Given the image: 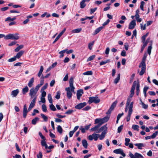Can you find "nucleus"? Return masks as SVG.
Returning a JSON list of instances; mask_svg holds the SVG:
<instances>
[{
	"mask_svg": "<svg viewBox=\"0 0 158 158\" xmlns=\"http://www.w3.org/2000/svg\"><path fill=\"white\" fill-rule=\"evenodd\" d=\"M86 105L87 103L86 102L81 103L75 106V108L76 109L80 110L84 107Z\"/></svg>",
	"mask_w": 158,
	"mask_h": 158,
	"instance_id": "nucleus-9",
	"label": "nucleus"
},
{
	"mask_svg": "<svg viewBox=\"0 0 158 158\" xmlns=\"http://www.w3.org/2000/svg\"><path fill=\"white\" fill-rule=\"evenodd\" d=\"M48 99L50 103L52 104V98L51 94H49L48 95Z\"/></svg>",
	"mask_w": 158,
	"mask_h": 158,
	"instance_id": "nucleus-32",
	"label": "nucleus"
},
{
	"mask_svg": "<svg viewBox=\"0 0 158 158\" xmlns=\"http://www.w3.org/2000/svg\"><path fill=\"white\" fill-rule=\"evenodd\" d=\"M102 123L101 118H97L95 120L94 124H100Z\"/></svg>",
	"mask_w": 158,
	"mask_h": 158,
	"instance_id": "nucleus-39",
	"label": "nucleus"
},
{
	"mask_svg": "<svg viewBox=\"0 0 158 158\" xmlns=\"http://www.w3.org/2000/svg\"><path fill=\"white\" fill-rule=\"evenodd\" d=\"M41 116L42 118L44 119L45 121H47L48 118L47 116H45L43 114H41Z\"/></svg>",
	"mask_w": 158,
	"mask_h": 158,
	"instance_id": "nucleus-42",
	"label": "nucleus"
},
{
	"mask_svg": "<svg viewBox=\"0 0 158 158\" xmlns=\"http://www.w3.org/2000/svg\"><path fill=\"white\" fill-rule=\"evenodd\" d=\"M105 129H106V130H107V127H106V125H104L100 128V130L101 131H103Z\"/></svg>",
	"mask_w": 158,
	"mask_h": 158,
	"instance_id": "nucleus-62",
	"label": "nucleus"
},
{
	"mask_svg": "<svg viewBox=\"0 0 158 158\" xmlns=\"http://www.w3.org/2000/svg\"><path fill=\"white\" fill-rule=\"evenodd\" d=\"M106 133V131L104 130L103 131L100 135H99V139L100 140H102L105 136V135Z\"/></svg>",
	"mask_w": 158,
	"mask_h": 158,
	"instance_id": "nucleus-19",
	"label": "nucleus"
},
{
	"mask_svg": "<svg viewBox=\"0 0 158 158\" xmlns=\"http://www.w3.org/2000/svg\"><path fill=\"white\" fill-rule=\"evenodd\" d=\"M23 47V45H21L17 47L15 49V52H18Z\"/></svg>",
	"mask_w": 158,
	"mask_h": 158,
	"instance_id": "nucleus-37",
	"label": "nucleus"
},
{
	"mask_svg": "<svg viewBox=\"0 0 158 158\" xmlns=\"http://www.w3.org/2000/svg\"><path fill=\"white\" fill-rule=\"evenodd\" d=\"M29 90V89L27 86H25V87L23 88L22 89V93L23 94H25L27 93Z\"/></svg>",
	"mask_w": 158,
	"mask_h": 158,
	"instance_id": "nucleus-26",
	"label": "nucleus"
},
{
	"mask_svg": "<svg viewBox=\"0 0 158 158\" xmlns=\"http://www.w3.org/2000/svg\"><path fill=\"white\" fill-rule=\"evenodd\" d=\"M73 111V110H69L67 111H66L65 113V114H71Z\"/></svg>",
	"mask_w": 158,
	"mask_h": 158,
	"instance_id": "nucleus-64",
	"label": "nucleus"
},
{
	"mask_svg": "<svg viewBox=\"0 0 158 158\" xmlns=\"http://www.w3.org/2000/svg\"><path fill=\"white\" fill-rule=\"evenodd\" d=\"M117 102V101H115L112 103L108 111L106 113V114L107 115L110 114L112 111L114 110V108L116 106Z\"/></svg>",
	"mask_w": 158,
	"mask_h": 158,
	"instance_id": "nucleus-6",
	"label": "nucleus"
},
{
	"mask_svg": "<svg viewBox=\"0 0 158 158\" xmlns=\"http://www.w3.org/2000/svg\"><path fill=\"white\" fill-rule=\"evenodd\" d=\"M85 2L84 0H82L80 3V7L81 8H84L86 6V4H85Z\"/></svg>",
	"mask_w": 158,
	"mask_h": 158,
	"instance_id": "nucleus-30",
	"label": "nucleus"
},
{
	"mask_svg": "<svg viewBox=\"0 0 158 158\" xmlns=\"http://www.w3.org/2000/svg\"><path fill=\"white\" fill-rule=\"evenodd\" d=\"M48 84L46 83L41 88V91H44V90L46 89L48 87Z\"/></svg>",
	"mask_w": 158,
	"mask_h": 158,
	"instance_id": "nucleus-45",
	"label": "nucleus"
},
{
	"mask_svg": "<svg viewBox=\"0 0 158 158\" xmlns=\"http://www.w3.org/2000/svg\"><path fill=\"white\" fill-rule=\"evenodd\" d=\"M19 93V90L18 89L13 90L11 92V95L13 97H16Z\"/></svg>",
	"mask_w": 158,
	"mask_h": 158,
	"instance_id": "nucleus-15",
	"label": "nucleus"
},
{
	"mask_svg": "<svg viewBox=\"0 0 158 158\" xmlns=\"http://www.w3.org/2000/svg\"><path fill=\"white\" fill-rule=\"evenodd\" d=\"M69 83L70 86L69 87H70V89H71L72 91H73V92L75 93L74 90L75 87L73 86V80L72 78H71L70 79Z\"/></svg>",
	"mask_w": 158,
	"mask_h": 158,
	"instance_id": "nucleus-11",
	"label": "nucleus"
},
{
	"mask_svg": "<svg viewBox=\"0 0 158 158\" xmlns=\"http://www.w3.org/2000/svg\"><path fill=\"white\" fill-rule=\"evenodd\" d=\"M60 92L59 91L56 93V95L55 96V98L57 99H59L60 98Z\"/></svg>",
	"mask_w": 158,
	"mask_h": 158,
	"instance_id": "nucleus-40",
	"label": "nucleus"
},
{
	"mask_svg": "<svg viewBox=\"0 0 158 158\" xmlns=\"http://www.w3.org/2000/svg\"><path fill=\"white\" fill-rule=\"evenodd\" d=\"M65 91L67 92V98L70 99L72 96V93H73L71 89H70V87H67L65 88Z\"/></svg>",
	"mask_w": 158,
	"mask_h": 158,
	"instance_id": "nucleus-8",
	"label": "nucleus"
},
{
	"mask_svg": "<svg viewBox=\"0 0 158 158\" xmlns=\"http://www.w3.org/2000/svg\"><path fill=\"white\" fill-rule=\"evenodd\" d=\"M36 101H35V99H33L31 102L29 106L28 110L27 109V106L26 104L24 105L23 106V117L25 118L27 113L29 111H30L35 105Z\"/></svg>",
	"mask_w": 158,
	"mask_h": 158,
	"instance_id": "nucleus-2",
	"label": "nucleus"
},
{
	"mask_svg": "<svg viewBox=\"0 0 158 158\" xmlns=\"http://www.w3.org/2000/svg\"><path fill=\"white\" fill-rule=\"evenodd\" d=\"M147 56V54L145 53L142 58V60L139 66V67H141V70L139 73V75L141 76L143 75L145 72L146 71V64L145 61Z\"/></svg>",
	"mask_w": 158,
	"mask_h": 158,
	"instance_id": "nucleus-1",
	"label": "nucleus"
},
{
	"mask_svg": "<svg viewBox=\"0 0 158 158\" xmlns=\"http://www.w3.org/2000/svg\"><path fill=\"white\" fill-rule=\"evenodd\" d=\"M141 104L143 106V107L145 109H147L148 108V105L145 104L141 100Z\"/></svg>",
	"mask_w": 158,
	"mask_h": 158,
	"instance_id": "nucleus-47",
	"label": "nucleus"
},
{
	"mask_svg": "<svg viewBox=\"0 0 158 158\" xmlns=\"http://www.w3.org/2000/svg\"><path fill=\"white\" fill-rule=\"evenodd\" d=\"M103 28V26H101L97 28L95 31L93 33V35H95L98 33Z\"/></svg>",
	"mask_w": 158,
	"mask_h": 158,
	"instance_id": "nucleus-16",
	"label": "nucleus"
},
{
	"mask_svg": "<svg viewBox=\"0 0 158 158\" xmlns=\"http://www.w3.org/2000/svg\"><path fill=\"white\" fill-rule=\"evenodd\" d=\"M130 139L129 138H126L125 139V145L126 146H128L129 145V143L130 141Z\"/></svg>",
	"mask_w": 158,
	"mask_h": 158,
	"instance_id": "nucleus-44",
	"label": "nucleus"
},
{
	"mask_svg": "<svg viewBox=\"0 0 158 158\" xmlns=\"http://www.w3.org/2000/svg\"><path fill=\"white\" fill-rule=\"evenodd\" d=\"M145 2L143 1H142L141 2L140 5V9L143 11H144L143 6L144 5Z\"/></svg>",
	"mask_w": 158,
	"mask_h": 158,
	"instance_id": "nucleus-49",
	"label": "nucleus"
},
{
	"mask_svg": "<svg viewBox=\"0 0 158 158\" xmlns=\"http://www.w3.org/2000/svg\"><path fill=\"white\" fill-rule=\"evenodd\" d=\"M134 145L135 146L137 147L139 149H142V147L145 146L143 143H135Z\"/></svg>",
	"mask_w": 158,
	"mask_h": 158,
	"instance_id": "nucleus-21",
	"label": "nucleus"
},
{
	"mask_svg": "<svg viewBox=\"0 0 158 158\" xmlns=\"http://www.w3.org/2000/svg\"><path fill=\"white\" fill-rule=\"evenodd\" d=\"M110 22V20L109 19H107L106 22L102 24V26H104L107 25Z\"/></svg>",
	"mask_w": 158,
	"mask_h": 158,
	"instance_id": "nucleus-59",
	"label": "nucleus"
},
{
	"mask_svg": "<svg viewBox=\"0 0 158 158\" xmlns=\"http://www.w3.org/2000/svg\"><path fill=\"white\" fill-rule=\"evenodd\" d=\"M39 118L37 117H35L31 121V123L33 125H35L36 123L39 120Z\"/></svg>",
	"mask_w": 158,
	"mask_h": 158,
	"instance_id": "nucleus-28",
	"label": "nucleus"
},
{
	"mask_svg": "<svg viewBox=\"0 0 158 158\" xmlns=\"http://www.w3.org/2000/svg\"><path fill=\"white\" fill-rule=\"evenodd\" d=\"M94 44V42L93 41L92 42L88 44V48L90 50H91L92 49L93 46Z\"/></svg>",
	"mask_w": 158,
	"mask_h": 158,
	"instance_id": "nucleus-46",
	"label": "nucleus"
},
{
	"mask_svg": "<svg viewBox=\"0 0 158 158\" xmlns=\"http://www.w3.org/2000/svg\"><path fill=\"white\" fill-rule=\"evenodd\" d=\"M55 81L54 79L52 80L51 82L50 85L51 87H52L55 83Z\"/></svg>",
	"mask_w": 158,
	"mask_h": 158,
	"instance_id": "nucleus-60",
	"label": "nucleus"
},
{
	"mask_svg": "<svg viewBox=\"0 0 158 158\" xmlns=\"http://www.w3.org/2000/svg\"><path fill=\"white\" fill-rule=\"evenodd\" d=\"M40 137L43 139L41 141V144L42 146H46L47 147V144L45 141L46 139L45 137L44 136H41V137Z\"/></svg>",
	"mask_w": 158,
	"mask_h": 158,
	"instance_id": "nucleus-14",
	"label": "nucleus"
},
{
	"mask_svg": "<svg viewBox=\"0 0 158 158\" xmlns=\"http://www.w3.org/2000/svg\"><path fill=\"white\" fill-rule=\"evenodd\" d=\"M83 94V91L82 89H80L77 91V99L79 100L80 99L81 97Z\"/></svg>",
	"mask_w": 158,
	"mask_h": 158,
	"instance_id": "nucleus-13",
	"label": "nucleus"
},
{
	"mask_svg": "<svg viewBox=\"0 0 158 158\" xmlns=\"http://www.w3.org/2000/svg\"><path fill=\"white\" fill-rule=\"evenodd\" d=\"M91 108V107L89 106H87L85 107L83 109V110L85 111H87Z\"/></svg>",
	"mask_w": 158,
	"mask_h": 158,
	"instance_id": "nucleus-58",
	"label": "nucleus"
},
{
	"mask_svg": "<svg viewBox=\"0 0 158 158\" xmlns=\"http://www.w3.org/2000/svg\"><path fill=\"white\" fill-rule=\"evenodd\" d=\"M42 107L43 111L44 112H46L47 109L46 106L44 104H43Z\"/></svg>",
	"mask_w": 158,
	"mask_h": 158,
	"instance_id": "nucleus-51",
	"label": "nucleus"
},
{
	"mask_svg": "<svg viewBox=\"0 0 158 158\" xmlns=\"http://www.w3.org/2000/svg\"><path fill=\"white\" fill-rule=\"evenodd\" d=\"M141 29L142 30H145L146 29V24H145L143 25L142 24H140Z\"/></svg>",
	"mask_w": 158,
	"mask_h": 158,
	"instance_id": "nucleus-57",
	"label": "nucleus"
},
{
	"mask_svg": "<svg viewBox=\"0 0 158 158\" xmlns=\"http://www.w3.org/2000/svg\"><path fill=\"white\" fill-rule=\"evenodd\" d=\"M39 111L36 109H34L33 110V112L32 113V116H34L35 114V113H39Z\"/></svg>",
	"mask_w": 158,
	"mask_h": 158,
	"instance_id": "nucleus-63",
	"label": "nucleus"
},
{
	"mask_svg": "<svg viewBox=\"0 0 158 158\" xmlns=\"http://www.w3.org/2000/svg\"><path fill=\"white\" fill-rule=\"evenodd\" d=\"M82 144L83 146L85 148H87L88 146V143L85 139L82 140Z\"/></svg>",
	"mask_w": 158,
	"mask_h": 158,
	"instance_id": "nucleus-25",
	"label": "nucleus"
},
{
	"mask_svg": "<svg viewBox=\"0 0 158 158\" xmlns=\"http://www.w3.org/2000/svg\"><path fill=\"white\" fill-rule=\"evenodd\" d=\"M95 56L94 55L90 56L87 59V61H89L93 60L95 58Z\"/></svg>",
	"mask_w": 158,
	"mask_h": 158,
	"instance_id": "nucleus-50",
	"label": "nucleus"
},
{
	"mask_svg": "<svg viewBox=\"0 0 158 158\" xmlns=\"http://www.w3.org/2000/svg\"><path fill=\"white\" fill-rule=\"evenodd\" d=\"M139 82L137 83L136 84V94L137 95H138L140 92L139 90Z\"/></svg>",
	"mask_w": 158,
	"mask_h": 158,
	"instance_id": "nucleus-23",
	"label": "nucleus"
},
{
	"mask_svg": "<svg viewBox=\"0 0 158 158\" xmlns=\"http://www.w3.org/2000/svg\"><path fill=\"white\" fill-rule=\"evenodd\" d=\"M135 158H143V156L140 154L135 152Z\"/></svg>",
	"mask_w": 158,
	"mask_h": 158,
	"instance_id": "nucleus-29",
	"label": "nucleus"
},
{
	"mask_svg": "<svg viewBox=\"0 0 158 158\" xmlns=\"http://www.w3.org/2000/svg\"><path fill=\"white\" fill-rule=\"evenodd\" d=\"M65 30L66 29L65 28L56 37L54 41L53 42V44L55 43L59 39L61 36L64 32Z\"/></svg>",
	"mask_w": 158,
	"mask_h": 158,
	"instance_id": "nucleus-12",
	"label": "nucleus"
},
{
	"mask_svg": "<svg viewBox=\"0 0 158 158\" xmlns=\"http://www.w3.org/2000/svg\"><path fill=\"white\" fill-rule=\"evenodd\" d=\"M152 48L151 45L149 46L148 47V52L149 55H150L151 53V50Z\"/></svg>",
	"mask_w": 158,
	"mask_h": 158,
	"instance_id": "nucleus-52",
	"label": "nucleus"
},
{
	"mask_svg": "<svg viewBox=\"0 0 158 158\" xmlns=\"http://www.w3.org/2000/svg\"><path fill=\"white\" fill-rule=\"evenodd\" d=\"M67 50V49H65L59 52V53L60 54V58H62L64 56V55L63 53L66 52Z\"/></svg>",
	"mask_w": 158,
	"mask_h": 158,
	"instance_id": "nucleus-33",
	"label": "nucleus"
},
{
	"mask_svg": "<svg viewBox=\"0 0 158 158\" xmlns=\"http://www.w3.org/2000/svg\"><path fill=\"white\" fill-rule=\"evenodd\" d=\"M18 33L15 34H9L5 37V39L6 40L11 39L17 40L19 39V37L18 36Z\"/></svg>",
	"mask_w": 158,
	"mask_h": 158,
	"instance_id": "nucleus-3",
	"label": "nucleus"
},
{
	"mask_svg": "<svg viewBox=\"0 0 158 158\" xmlns=\"http://www.w3.org/2000/svg\"><path fill=\"white\" fill-rule=\"evenodd\" d=\"M81 30L82 29L81 28L74 29L72 31V32L73 33H78L80 32Z\"/></svg>",
	"mask_w": 158,
	"mask_h": 158,
	"instance_id": "nucleus-31",
	"label": "nucleus"
},
{
	"mask_svg": "<svg viewBox=\"0 0 158 158\" xmlns=\"http://www.w3.org/2000/svg\"><path fill=\"white\" fill-rule=\"evenodd\" d=\"M99 135L95 133L93 134V138L95 141H97L98 140Z\"/></svg>",
	"mask_w": 158,
	"mask_h": 158,
	"instance_id": "nucleus-38",
	"label": "nucleus"
},
{
	"mask_svg": "<svg viewBox=\"0 0 158 158\" xmlns=\"http://www.w3.org/2000/svg\"><path fill=\"white\" fill-rule=\"evenodd\" d=\"M40 87V85H37L35 87V88L34 89V91L37 93Z\"/></svg>",
	"mask_w": 158,
	"mask_h": 158,
	"instance_id": "nucleus-53",
	"label": "nucleus"
},
{
	"mask_svg": "<svg viewBox=\"0 0 158 158\" xmlns=\"http://www.w3.org/2000/svg\"><path fill=\"white\" fill-rule=\"evenodd\" d=\"M34 77H32L30 80L28 84V85L29 87H31L33 85V83L34 82Z\"/></svg>",
	"mask_w": 158,
	"mask_h": 158,
	"instance_id": "nucleus-22",
	"label": "nucleus"
},
{
	"mask_svg": "<svg viewBox=\"0 0 158 158\" xmlns=\"http://www.w3.org/2000/svg\"><path fill=\"white\" fill-rule=\"evenodd\" d=\"M84 75H91L93 74V72L91 71H87L83 73Z\"/></svg>",
	"mask_w": 158,
	"mask_h": 158,
	"instance_id": "nucleus-35",
	"label": "nucleus"
},
{
	"mask_svg": "<svg viewBox=\"0 0 158 158\" xmlns=\"http://www.w3.org/2000/svg\"><path fill=\"white\" fill-rule=\"evenodd\" d=\"M97 8L96 7L94 8L91 9H90V14H92L94 13L97 10Z\"/></svg>",
	"mask_w": 158,
	"mask_h": 158,
	"instance_id": "nucleus-61",
	"label": "nucleus"
},
{
	"mask_svg": "<svg viewBox=\"0 0 158 158\" xmlns=\"http://www.w3.org/2000/svg\"><path fill=\"white\" fill-rule=\"evenodd\" d=\"M109 119V117L106 116L102 118H101L102 123L101 124V125L103 123H106L108 121Z\"/></svg>",
	"mask_w": 158,
	"mask_h": 158,
	"instance_id": "nucleus-18",
	"label": "nucleus"
},
{
	"mask_svg": "<svg viewBox=\"0 0 158 158\" xmlns=\"http://www.w3.org/2000/svg\"><path fill=\"white\" fill-rule=\"evenodd\" d=\"M24 51H21L18 52L16 54V56H15L16 57V58H19L20 57H21V56L23 55V54L24 53Z\"/></svg>",
	"mask_w": 158,
	"mask_h": 158,
	"instance_id": "nucleus-24",
	"label": "nucleus"
},
{
	"mask_svg": "<svg viewBox=\"0 0 158 158\" xmlns=\"http://www.w3.org/2000/svg\"><path fill=\"white\" fill-rule=\"evenodd\" d=\"M100 99L98 97H92L89 98L88 102L89 104H91L93 102L97 104L99 103L100 102Z\"/></svg>",
	"mask_w": 158,
	"mask_h": 158,
	"instance_id": "nucleus-4",
	"label": "nucleus"
},
{
	"mask_svg": "<svg viewBox=\"0 0 158 158\" xmlns=\"http://www.w3.org/2000/svg\"><path fill=\"white\" fill-rule=\"evenodd\" d=\"M113 152L116 154H120L123 157L126 156V154L124 153L123 150L119 148L115 149L114 151Z\"/></svg>",
	"mask_w": 158,
	"mask_h": 158,
	"instance_id": "nucleus-7",
	"label": "nucleus"
},
{
	"mask_svg": "<svg viewBox=\"0 0 158 158\" xmlns=\"http://www.w3.org/2000/svg\"><path fill=\"white\" fill-rule=\"evenodd\" d=\"M120 73L118 74L117 77L115 78L114 81V83L117 84L118 82L120 79Z\"/></svg>",
	"mask_w": 158,
	"mask_h": 158,
	"instance_id": "nucleus-27",
	"label": "nucleus"
},
{
	"mask_svg": "<svg viewBox=\"0 0 158 158\" xmlns=\"http://www.w3.org/2000/svg\"><path fill=\"white\" fill-rule=\"evenodd\" d=\"M37 93L35 92L34 90V88H31L30 90L29 96L31 97V99H35V101H36L37 98V96L36 95Z\"/></svg>",
	"mask_w": 158,
	"mask_h": 158,
	"instance_id": "nucleus-5",
	"label": "nucleus"
},
{
	"mask_svg": "<svg viewBox=\"0 0 158 158\" xmlns=\"http://www.w3.org/2000/svg\"><path fill=\"white\" fill-rule=\"evenodd\" d=\"M101 124H98L97 125L95 126L94 127L91 128L90 129V131H95L98 130V128L101 126Z\"/></svg>",
	"mask_w": 158,
	"mask_h": 158,
	"instance_id": "nucleus-17",
	"label": "nucleus"
},
{
	"mask_svg": "<svg viewBox=\"0 0 158 158\" xmlns=\"http://www.w3.org/2000/svg\"><path fill=\"white\" fill-rule=\"evenodd\" d=\"M136 25L135 20H132L131 21L129 25V29H133L134 28Z\"/></svg>",
	"mask_w": 158,
	"mask_h": 158,
	"instance_id": "nucleus-10",
	"label": "nucleus"
},
{
	"mask_svg": "<svg viewBox=\"0 0 158 158\" xmlns=\"http://www.w3.org/2000/svg\"><path fill=\"white\" fill-rule=\"evenodd\" d=\"M57 131L60 134H61L63 131V129L60 125H59L57 126Z\"/></svg>",
	"mask_w": 158,
	"mask_h": 158,
	"instance_id": "nucleus-36",
	"label": "nucleus"
},
{
	"mask_svg": "<svg viewBox=\"0 0 158 158\" xmlns=\"http://www.w3.org/2000/svg\"><path fill=\"white\" fill-rule=\"evenodd\" d=\"M132 128L134 130H136L137 131H139V126L138 125H133L132 126Z\"/></svg>",
	"mask_w": 158,
	"mask_h": 158,
	"instance_id": "nucleus-41",
	"label": "nucleus"
},
{
	"mask_svg": "<svg viewBox=\"0 0 158 158\" xmlns=\"http://www.w3.org/2000/svg\"><path fill=\"white\" fill-rule=\"evenodd\" d=\"M16 59V57L15 56H14L13 57L9 59L8 60V61L9 62H12L15 60Z\"/></svg>",
	"mask_w": 158,
	"mask_h": 158,
	"instance_id": "nucleus-54",
	"label": "nucleus"
},
{
	"mask_svg": "<svg viewBox=\"0 0 158 158\" xmlns=\"http://www.w3.org/2000/svg\"><path fill=\"white\" fill-rule=\"evenodd\" d=\"M110 60H107L105 61H102L100 63V65L101 66L102 65L106 64L107 63L110 62Z\"/></svg>",
	"mask_w": 158,
	"mask_h": 158,
	"instance_id": "nucleus-34",
	"label": "nucleus"
},
{
	"mask_svg": "<svg viewBox=\"0 0 158 158\" xmlns=\"http://www.w3.org/2000/svg\"><path fill=\"white\" fill-rule=\"evenodd\" d=\"M123 125H121L118 128V132L120 133L123 129Z\"/></svg>",
	"mask_w": 158,
	"mask_h": 158,
	"instance_id": "nucleus-48",
	"label": "nucleus"
},
{
	"mask_svg": "<svg viewBox=\"0 0 158 158\" xmlns=\"http://www.w3.org/2000/svg\"><path fill=\"white\" fill-rule=\"evenodd\" d=\"M50 109L53 111H56V109L55 108V106L53 105L52 104L50 105Z\"/></svg>",
	"mask_w": 158,
	"mask_h": 158,
	"instance_id": "nucleus-43",
	"label": "nucleus"
},
{
	"mask_svg": "<svg viewBox=\"0 0 158 158\" xmlns=\"http://www.w3.org/2000/svg\"><path fill=\"white\" fill-rule=\"evenodd\" d=\"M43 146L45 147V149H47V148H48V149H51L52 148H53L54 147V146L53 145H50V146H49V147H48V145H47V147L46 146Z\"/></svg>",
	"mask_w": 158,
	"mask_h": 158,
	"instance_id": "nucleus-55",
	"label": "nucleus"
},
{
	"mask_svg": "<svg viewBox=\"0 0 158 158\" xmlns=\"http://www.w3.org/2000/svg\"><path fill=\"white\" fill-rule=\"evenodd\" d=\"M142 42L143 44L142 46L143 47H144L145 48V47L148 44V40L147 39L146 41Z\"/></svg>",
	"mask_w": 158,
	"mask_h": 158,
	"instance_id": "nucleus-56",
	"label": "nucleus"
},
{
	"mask_svg": "<svg viewBox=\"0 0 158 158\" xmlns=\"http://www.w3.org/2000/svg\"><path fill=\"white\" fill-rule=\"evenodd\" d=\"M136 85V81H135L132 85V86L131 88V90L130 91L131 93L134 94V90L135 88Z\"/></svg>",
	"mask_w": 158,
	"mask_h": 158,
	"instance_id": "nucleus-20",
	"label": "nucleus"
}]
</instances>
